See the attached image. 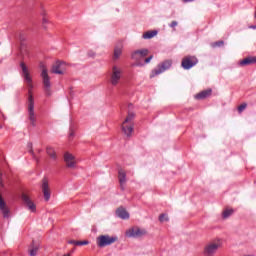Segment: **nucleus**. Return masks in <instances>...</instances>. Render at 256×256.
Masks as SVG:
<instances>
[{
	"label": "nucleus",
	"mask_w": 256,
	"mask_h": 256,
	"mask_svg": "<svg viewBox=\"0 0 256 256\" xmlns=\"http://www.w3.org/2000/svg\"><path fill=\"white\" fill-rule=\"evenodd\" d=\"M0 211L4 219H9L11 217V210L7 207V203L3 200V197L0 195Z\"/></svg>",
	"instance_id": "ddd939ff"
},
{
	"label": "nucleus",
	"mask_w": 256,
	"mask_h": 256,
	"mask_svg": "<svg viewBox=\"0 0 256 256\" xmlns=\"http://www.w3.org/2000/svg\"><path fill=\"white\" fill-rule=\"evenodd\" d=\"M177 25H179V23L177 21H172L169 24V27H171L175 31V27H177Z\"/></svg>",
	"instance_id": "c756f323"
},
{
	"label": "nucleus",
	"mask_w": 256,
	"mask_h": 256,
	"mask_svg": "<svg viewBox=\"0 0 256 256\" xmlns=\"http://www.w3.org/2000/svg\"><path fill=\"white\" fill-rule=\"evenodd\" d=\"M250 29H256V26H250Z\"/></svg>",
	"instance_id": "f704fd0d"
},
{
	"label": "nucleus",
	"mask_w": 256,
	"mask_h": 256,
	"mask_svg": "<svg viewBox=\"0 0 256 256\" xmlns=\"http://www.w3.org/2000/svg\"><path fill=\"white\" fill-rule=\"evenodd\" d=\"M41 68H42L41 77H42V82L44 86V91L47 97H51V78L47 73V67H45V65H41Z\"/></svg>",
	"instance_id": "423d86ee"
},
{
	"label": "nucleus",
	"mask_w": 256,
	"mask_h": 256,
	"mask_svg": "<svg viewBox=\"0 0 256 256\" xmlns=\"http://www.w3.org/2000/svg\"><path fill=\"white\" fill-rule=\"evenodd\" d=\"M127 237H133L134 239H137L139 237H144V235H147L146 229H141L139 227H134L129 229L126 232Z\"/></svg>",
	"instance_id": "9d476101"
},
{
	"label": "nucleus",
	"mask_w": 256,
	"mask_h": 256,
	"mask_svg": "<svg viewBox=\"0 0 256 256\" xmlns=\"http://www.w3.org/2000/svg\"><path fill=\"white\" fill-rule=\"evenodd\" d=\"M232 213H234L233 209L224 210V212L222 214L223 219H229V217H231Z\"/></svg>",
	"instance_id": "393cba45"
},
{
	"label": "nucleus",
	"mask_w": 256,
	"mask_h": 256,
	"mask_svg": "<svg viewBox=\"0 0 256 256\" xmlns=\"http://www.w3.org/2000/svg\"><path fill=\"white\" fill-rule=\"evenodd\" d=\"M0 185L3 187V180L1 179V174H0Z\"/></svg>",
	"instance_id": "72a5a7b5"
},
{
	"label": "nucleus",
	"mask_w": 256,
	"mask_h": 256,
	"mask_svg": "<svg viewBox=\"0 0 256 256\" xmlns=\"http://www.w3.org/2000/svg\"><path fill=\"white\" fill-rule=\"evenodd\" d=\"M77 244H78V247L83 246V245H89V241L88 240L79 241V243H77Z\"/></svg>",
	"instance_id": "7c9ffc66"
},
{
	"label": "nucleus",
	"mask_w": 256,
	"mask_h": 256,
	"mask_svg": "<svg viewBox=\"0 0 256 256\" xmlns=\"http://www.w3.org/2000/svg\"><path fill=\"white\" fill-rule=\"evenodd\" d=\"M116 215L117 217H119L120 219H129V212H127V210H125V208H118L116 210Z\"/></svg>",
	"instance_id": "6ab92c4d"
},
{
	"label": "nucleus",
	"mask_w": 256,
	"mask_h": 256,
	"mask_svg": "<svg viewBox=\"0 0 256 256\" xmlns=\"http://www.w3.org/2000/svg\"><path fill=\"white\" fill-rule=\"evenodd\" d=\"M30 153H33V150H30Z\"/></svg>",
	"instance_id": "e433bc0d"
},
{
	"label": "nucleus",
	"mask_w": 256,
	"mask_h": 256,
	"mask_svg": "<svg viewBox=\"0 0 256 256\" xmlns=\"http://www.w3.org/2000/svg\"><path fill=\"white\" fill-rule=\"evenodd\" d=\"M183 3H191V1H194V0H182Z\"/></svg>",
	"instance_id": "473e14b6"
},
{
	"label": "nucleus",
	"mask_w": 256,
	"mask_h": 256,
	"mask_svg": "<svg viewBox=\"0 0 256 256\" xmlns=\"http://www.w3.org/2000/svg\"><path fill=\"white\" fill-rule=\"evenodd\" d=\"M159 221L160 223H165V221H169V217H167V214H160Z\"/></svg>",
	"instance_id": "cd10ccee"
},
{
	"label": "nucleus",
	"mask_w": 256,
	"mask_h": 256,
	"mask_svg": "<svg viewBox=\"0 0 256 256\" xmlns=\"http://www.w3.org/2000/svg\"><path fill=\"white\" fill-rule=\"evenodd\" d=\"M224 44L225 42L223 41H217L212 44V47H223Z\"/></svg>",
	"instance_id": "c85d7f7f"
},
{
	"label": "nucleus",
	"mask_w": 256,
	"mask_h": 256,
	"mask_svg": "<svg viewBox=\"0 0 256 256\" xmlns=\"http://www.w3.org/2000/svg\"><path fill=\"white\" fill-rule=\"evenodd\" d=\"M32 248L29 250V255L30 256H37V252L39 251V245H35L32 243Z\"/></svg>",
	"instance_id": "5701e85b"
},
{
	"label": "nucleus",
	"mask_w": 256,
	"mask_h": 256,
	"mask_svg": "<svg viewBox=\"0 0 256 256\" xmlns=\"http://www.w3.org/2000/svg\"><path fill=\"white\" fill-rule=\"evenodd\" d=\"M173 65V61L166 60L158 65L156 69L152 71L151 77H157V75H161V73H165L167 69H171V66Z\"/></svg>",
	"instance_id": "0eeeda50"
},
{
	"label": "nucleus",
	"mask_w": 256,
	"mask_h": 256,
	"mask_svg": "<svg viewBox=\"0 0 256 256\" xmlns=\"http://www.w3.org/2000/svg\"><path fill=\"white\" fill-rule=\"evenodd\" d=\"M41 15H42V17H43V19H42L43 25H47V23H49V19H47V17H45V15H47V13L45 12V10H42Z\"/></svg>",
	"instance_id": "a878e982"
},
{
	"label": "nucleus",
	"mask_w": 256,
	"mask_h": 256,
	"mask_svg": "<svg viewBox=\"0 0 256 256\" xmlns=\"http://www.w3.org/2000/svg\"><path fill=\"white\" fill-rule=\"evenodd\" d=\"M256 63V57L255 56H249L247 58H244L241 60L238 65L240 67H246L247 65H255Z\"/></svg>",
	"instance_id": "a211bd4d"
},
{
	"label": "nucleus",
	"mask_w": 256,
	"mask_h": 256,
	"mask_svg": "<svg viewBox=\"0 0 256 256\" xmlns=\"http://www.w3.org/2000/svg\"><path fill=\"white\" fill-rule=\"evenodd\" d=\"M133 119H135V113L128 112L126 119L122 123V131L127 137H131L133 133Z\"/></svg>",
	"instance_id": "f03ea898"
},
{
	"label": "nucleus",
	"mask_w": 256,
	"mask_h": 256,
	"mask_svg": "<svg viewBox=\"0 0 256 256\" xmlns=\"http://www.w3.org/2000/svg\"><path fill=\"white\" fill-rule=\"evenodd\" d=\"M28 119L32 127H37V117H35V100L31 93H29L28 97Z\"/></svg>",
	"instance_id": "7ed1b4c3"
},
{
	"label": "nucleus",
	"mask_w": 256,
	"mask_h": 256,
	"mask_svg": "<svg viewBox=\"0 0 256 256\" xmlns=\"http://www.w3.org/2000/svg\"><path fill=\"white\" fill-rule=\"evenodd\" d=\"M65 70V62L57 61L55 65L52 66L51 73H54L55 75H63Z\"/></svg>",
	"instance_id": "4468645a"
},
{
	"label": "nucleus",
	"mask_w": 256,
	"mask_h": 256,
	"mask_svg": "<svg viewBox=\"0 0 256 256\" xmlns=\"http://www.w3.org/2000/svg\"><path fill=\"white\" fill-rule=\"evenodd\" d=\"M213 90L207 89L203 90L202 92L198 93L195 97L196 99H207V97H211Z\"/></svg>",
	"instance_id": "aec40b11"
},
{
	"label": "nucleus",
	"mask_w": 256,
	"mask_h": 256,
	"mask_svg": "<svg viewBox=\"0 0 256 256\" xmlns=\"http://www.w3.org/2000/svg\"><path fill=\"white\" fill-rule=\"evenodd\" d=\"M121 77H123V70L117 66H113L109 78V83L112 87H117L121 83Z\"/></svg>",
	"instance_id": "39448f33"
},
{
	"label": "nucleus",
	"mask_w": 256,
	"mask_h": 256,
	"mask_svg": "<svg viewBox=\"0 0 256 256\" xmlns=\"http://www.w3.org/2000/svg\"><path fill=\"white\" fill-rule=\"evenodd\" d=\"M117 241H119V237L117 236L100 235L96 238L97 246L100 248L109 247V245H113Z\"/></svg>",
	"instance_id": "20e7f679"
},
{
	"label": "nucleus",
	"mask_w": 256,
	"mask_h": 256,
	"mask_svg": "<svg viewBox=\"0 0 256 256\" xmlns=\"http://www.w3.org/2000/svg\"><path fill=\"white\" fill-rule=\"evenodd\" d=\"M246 109H247V103H242L240 106H238V113L241 114Z\"/></svg>",
	"instance_id": "bb28decb"
},
{
	"label": "nucleus",
	"mask_w": 256,
	"mask_h": 256,
	"mask_svg": "<svg viewBox=\"0 0 256 256\" xmlns=\"http://www.w3.org/2000/svg\"><path fill=\"white\" fill-rule=\"evenodd\" d=\"M149 55V50L148 49H141V50H136L132 52L131 54V59L135 61L133 64L134 67H145L147 63H151V59H153V56H149L148 58L145 59Z\"/></svg>",
	"instance_id": "f257e3e1"
},
{
	"label": "nucleus",
	"mask_w": 256,
	"mask_h": 256,
	"mask_svg": "<svg viewBox=\"0 0 256 256\" xmlns=\"http://www.w3.org/2000/svg\"><path fill=\"white\" fill-rule=\"evenodd\" d=\"M22 201H24V203L27 205L28 209L32 213H35V211H37V206H35L33 201H31V198H29V196H27L26 194L22 195Z\"/></svg>",
	"instance_id": "dca6fc26"
},
{
	"label": "nucleus",
	"mask_w": 256,
	"mask_h": 256,
	"mask_svg": "<svg viewBox=\"0 0 256 256\" xmlns=\"http://www.w3.org/2000/svg\"><path fill=\"white\" fill-rule=\"evenodd\" d=\"M64 161L67 165V167H69L70 169L75 168V165H77V162L75 161V156H73V154L66 152L64 154Z\"/></svg>",
	"instance_id": "2eb2a0df"
},
{
	"label": "nucleus",
	"mask_w": 256,
	"mask_h": 256,
	"mask_svg": "<svg viewBox=\"0 0 256 256\" xmlns=\"http://www.w3.org/2000/svg\"><path fill=\"white\" fill-rule=\"evenodd\" d=\"M157 35V30L147 31L142 35V39H153Z\"/></svg>",
	"instance_id": "4be33fe9"
},
{
	"label": "nucleus",
	"mask_w": 256,
	"mask_h": 256,
	"mask_svg": "<svg viewBox=\"0 0 256 256\" xmlns=\"http://www.w3.org/2000/svg\"><path fill=\"white\" fill-rule=\"evenodd\" d=\"M197 63H199V59H197L195 56H185L182 59L181 66L185 70H189V69L195 67V65H197Z\"/></svg>",
	"instance_id": "6e6552de"
},
{
	"label": "nucleus",
	"mask_w": 256,
	"mask_h": 256,
	"mask_svg": "<svg viewBox=\"0 0 256 256\" xmlns=\"http://www.w3.org/2000/svg\"><path fill=\"white\" fill-rule=\"evenodd\" d=\"M41 189L44 196V200L49 201V199H51V188H49V180L47 178L42 179Z\"/></svg>",
	"instance_id": "9b49d317"
},
{
	"label": "nucleus",
	"mask_w": 256,
	"mask_h": 256,
	"mask_svg": "<svg viewBox=\"0 0 256 256\" xmlns=\"http://www.w3.org/2000/svg\"><path fill=\"white\" fill-rule=\"evenodd\" d=\"M68 243H69V245H76L79 247V244H78L79 241H77V240H69Z\"/></svg>",
	"instance_id": "2f4dec72"
},
{
	"label": "nucleus",
	"mask_w": 256,
	"mask_h": 256,
	"mask_svg": "<svg viewBox=\"0 0 256 256\" xmlns=\"http://www.w3.org/2000/svg\"><path fill=\"white\" fill-rule=\"evenodd\" d=\"M122 53H123V46L116 47L114 49V57H115V59H119V57H121Z\"/></svg>",
	"instance_id": "b1692460"
},
{
	"label": "nucleus",
	"mask_w": 256,
	"mask_h": 256,
	"mask_svg": "<svg viewBox=\"0 0 256 256\" xmlns=\"http://www.w3.org/2000/svg\"><path fill=\"white\" fill-rule=\"evenodd\" d=\"M219 247H221V242H210L208 243L204 248V255L206 256H213L217 253L219 250Z\"/></svg>",
	"instance_id": "1a4fd4ad"
},
{
	"label": "nucleus",
	"mask_w": 256,
	"mask_h": 256,
	"mask_svg": "<svg viewBox=\"0 0 256 256\" xmlns=\"http://www.w3.org/2000/svg\"><path fill=\"white\" fill-rule=\"evenodd\" d=\"M73 135H74L73 132H71V133H70V137H73Z\"/></svg>",
	"instance_id": "c9c22d12"
},
{
	"label": "nucleus",
	"mask_w": 256,
	"mask_h": 256,
	"mask_svg": "<svg viewBox=\"0 0 256 256\" xmlns=\"http://www.w3.org/2000/svg\"><path fill=\"white\" fill-rule=\"evenodd\" d=\"M46 153L52 159V161H57V152H55V148L48 146L46 148Z\"/></svg>",
	"instance_id": "412c9836"
},
{
	"label": "nucleus",
	"mask_w": 256,
	"mask_h": 256,
	"mask_svg": "<svg viewBox=\"0 0 256 256\" xmlns=\"http://www.w3.org/2000/svg\"><path fill=\"white\" fill-rule=\"evenodd\" d=\"M20 67L22 69V75L24 77V81L28 83L29 87H33V85L31 84L33 80L31 79V75L29 74V69L27 68V65H25V62H21Z\"/></svg>",
	"instance_id": "f8f14e48"
},
{
	"label": "nucleus",
	"mask_w": 256,
	"mask_h": 256,
	"mask_svg": "<svg viewBox=\"0 0 256 256\" xmlns=\"http://www.w3.org/2000/svg\"><path fill=\"white\" fill-rule=\"evenodd\" d=\"M118 179L120 183V189L122 191H125V183H127V173H125L124 170H119Z\"/></svg>",
	"instance_id": "f3484780"
}]
</instances>
